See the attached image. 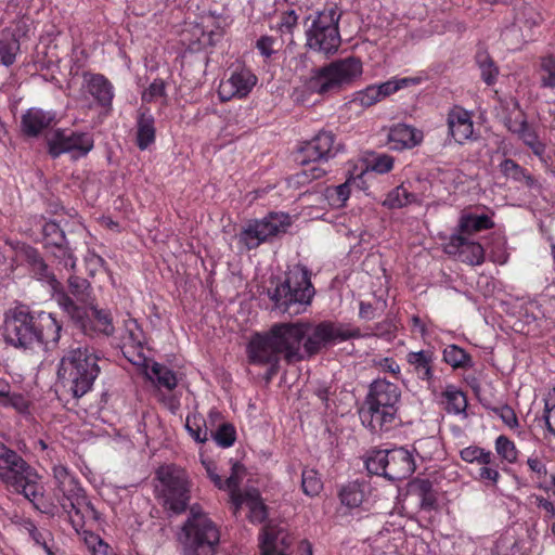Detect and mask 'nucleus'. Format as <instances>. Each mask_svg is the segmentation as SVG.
I'll return each instance as SVG.
<instances>
[{
  "instance_id": "1",
  "label": "nucleus",
  "mask_w": 555,
  "mask_h": 555,
  "mask_svg": "<svg viewBox=\"0 0 555 555\" xmlns=\"http://www.w3.org/2000/svg\"><path fill=\"white\" fill-rule=\"evenodd\" d=\"M301 322L274 324L268 332L256 334L247 345L248 359L254 364L269 365L271 374L283 357L288 363L305 360Z\"/></svg>"
},
{
  "instance_id": "2",
  "label": "nucleus",
  "mask_w": 555,
  "mask_h": 555,
  "mask_svg": "<svg viewBox=\"0 0 555 555\" xmlns=\"http://www.w3.org/2000/svg\"><path fill=\"white\" fill-rule=\"evenodd\" d=\"M100 361V354L93 348L72 347L60 360L57 378L75 398H81L92 389L101 372Z\"/></svg>"
},
{
  "instance_id": "3",
  "label": "nucleus",
  "mask_w": 555,
  "mask_h": 555,
  "mask_svg": "<svg viewBox=\"0 0 555 555\" xmlns=\"http://www.w3.org/2000/svg\"><path fill=\"white\" fill-rule=\"evenodd\" d=\"M401 390L397 384L376 379L371 386L360 410L362 424L373 433L388 431L397 423Z\"/></svg>"
},
{
  "instance_id": "4",
  "label": "nucleus",
  "mask_w": 555,
  "mask_h": 555,
  "mask_svg": "<svg viewBox=\"0 0 555 555\" xmlns=\"http://www.w3.org/2000/svg\"><path fill=\"white\" fill-rule=\"evenodd\" d=\"M362 74V61L356 56H347L312 70L305 87L310 93H337L351 86Z\"/></svg>"
},
{
  "instance_id": "5",
  "label": "nucleus",
  "mask_w": 555,
  "mask_h": 555,
  "mask_svg": "<svg viewBox=\"0 0 555 555\" xmlns=\"http://www.w3.org/2000/svg\"><path fill=\"white\" fill-rule=\"evenodd\" d=\"M178 540L183 555H214L220 542V532L215 522L194 505Z\"/></svg>"
},
{
  "instance_id": "6",
  "label": "nucleus",
  "mask_w": 555,
  "mask_h": 555,
  "mask_svg": "<svg viewBox=\"0 0 555 555\" xmlns=\"http://www.w3.org/2000/svg\"><path fill=\"white\" fill-rule=\"evenodd\" d=\"M314 295L308 271L302 267H294L287 272L284 282L268 289L269 298L280 310L289 311L295 305H309Z\"/></svg>"
},
{
  "instance_id": "7",
  "label": "nucleus",
  "mask_w": 555,
  "mask_h": 555,
  "mask_svg": "<svg viewBox=\"0 0 555 555\" xmlns=\"http://www.w3.org/2000/svg\"><path fill=\"white\" fill-rule=\"evenodd\" d=\"M369 473L384 476L390 481H401L412 476L416 468L411 451L404 448L374 451L365 462Z\"/></svg>"
},
{
  "instance_id": "8",
  "label": "nucleus",
  "mask_w": 555,
  "mask_h": 555,
  "mask_svg": "<svg viewBox=\"0 0 555 555\" xmlns=\"http://www.w3.org/2000/svg\"><path fill=\"white\" fill-rule=\"evenodd\" d=\"M305 327L302 341L305 359L317 354L321 349L361 336L360 331L348 324L324 321L318 324L301 322Z\"/></svg>"
},
{
  "instance_id": "9",
  "label": "nucleus",
  "mask_w": 555,
  "mask_h": 555,
  "mask_svg": "<svg viewBox=\"0 0 555 555\" xmlns=\"http://www.w3.org/2000/svg\"><path fill=\"white\" fill-rule=\"evenodd\" d=\"M56 300L64 312L80 326L85 334L90 336L99 334L109 336L114 333L115 327L111 313L106 310L98 309L94 302L87 307H78V305L65 294H59Z\"/></svg>"
},
{
  "instance_id": "10",
  "label": "nucleus",
  "mask_w": 555,
  "mask_h": 555,
  "mask_svg": "<svg viewBox=\"0 0 555 555\" xmlns=\"http://www.w3.org/2000/svg\"><path fill=\"white\" fill-rule=\"evenodd\" d=\"M339 14L335 8L318 12L306 31L307 46L324 54L335 53L340 46Z\"/></svg>"
},
{
  "instance_id": "11",
  "label": "nucleus",
  "mask_w": 555,
  "mask_h": 555,
  "mask_svg": "<svg viewBox=\"0 0 555 555\" xmlns=\"http://www.w3.org/2000/svg\"><path fill=\"white\" fill-rule=\"evenodd\" d=\"M291 223L289 215L270 212L262 219L249 221L237 234L238 244L247 250L257 248L271 237L286 232Z\"/></svg>"
},
{
  "instance_id": "12",
  "label": "nucleus",
  "mask_w": 555,
  "mask_h": 555,
  "mask_svg": "<svg viewBox=\"0 0 555 555\" xmlns=\"http://www.w3.org/2000/svg\"><path fill=\"white\" fill-rule=\"evenodd\" d=\"M5 341L16 348L33 349L38 343L36 315L28 308H14L5 319Z\"/></svg>"
},
{
  "instance_id": "13",
  "label": "nucleus",
  "mask_w": 555,
  "mask_h": 555,
  "mask_svg": "<svg viewBox=\"0 0 555 555\" xmlns=\"http://www.w3.org/2000/svg\"><path fill=\"white\" fill-rule=\"evenodd\" d=\"M93 137L89 132L56 129L48 137V149L52 157L68 153L73 158L86 156L92 149Z\"/></svg>"
},
{
  "instance_id": "14",
  "label": "nucleus",
  "mask_w": 555,
  "mask_h": 555,
  "mask_svg": "<svg viewBox=\"0 0 555 555\" xmlns=\"http://www.w3.org/2000/svg\"><path fill=\"white\" fill-rule=\"evenodd\" d=\"M0 477L14 486H35L39 475L16 452L0 442Z\"/></svg>"
},
{
  "instance_id": "15",
  "label": "nucleus",
  "mask_w": 555,
  "mask_h": 555,
  "mask_svg": "<svg viewBox=\"0 0 555 555\" xmlns=\"http://www.w3.org/2000/svg\"><path fill=\"white\" fill-rule=\"evenodd\" d=\"M422 80V77H392L385 82L370 85L354 92L351 103L361 107H370L401 89L420 85Z\"/></svg>"
},
{
  "instance_id": "16",
  "label": "nucleus",
  "mask_w": 555,
  "mask_h": 555,
  "mask_svg": "<svg viewBox=\"0 0 555 555\" xmlns=\"http://www.w3.org/2000/svg\"><path fill=\"white\" fill-rule=\"evenodd\" d=\"M461 459L478 465L477 478L482 482L496 483L500 479L499 464L494 454L478 446H468L461 450Z\"/></svg>"
},
{
  "instance_id": "17",
  "label": "nucleus",
  "mask_w": 555,
  "mask_h": 555,
  "mask_svg": "<svg viewBox=\"0 0 555 555\" xmlns=\"http://www.w3.org/2000/svg\"><path fill=\"white\" fill-rule=\"evenodd\" d=\"M257 81L256 75L250 69H235L228 79L220 82L219 98L221 101H229L234 98L244 99L251 92Z\"/></svg>"
},
{
  "instance_id": "18",
  "label": "nucleus",
  "mask_w": 555,
  "mask_h": 555,
  "mask_svg": "<svg viewBox=\"0 0 555 555\" xmlns=\"http://www.w3.org/2000/svg\"><path fill=\"white\" fill-rule=\"evenodd\" d=\"M339 150L335 143V135L331 131L322 130L308 141L300 150V163H315L328 160Z\"/></svg>"
},
{
  "instance_id": "19",
  "label": "nucleus",
  "mask_w": 555,
  "mask_h": 555,
  "mask_svg": "<svg viewBox=\"0 0 555 555\" xmlns=\"http://www.w3.org/2000/svg\"><path fill=\"white\" fill-rule=\"evenodd\" d=\"M230 501L233 514L236 515L241 506L245 504L249 508V519L251 522L261 524L268 518V507L260 498L258 491L242 492V488H230Z\"/></svg>"
},
{
  "instance_id": "20",
  "label": "nucleus",
  "mask_w": 555,
  "mask_h": 555,
  "mask_svg": "<svg viewBox=\"0 0 555 555\" xmlns=\"http://www.w3.org/2000/svg\"><path fill=\"white\" fill-rule=\"evenodd\" d=\"M292 539L279 525L269 520L260 533V550L262 555H286Z\"/></svg>"
},
{
  "instance_id": "21",
  "label": "nucleus",
  "mask_w": 555,
  "mask_h": 555,
  "mask_svg": "<svg viewBox=\"0 0 555 555\" xmlns=\"http://www.w3.org/2000/svg\"><path fill=\"white\" fill-rule=\"evenodd\" d=\"M449 134L459 144L475 140L472 113L461 106L451 108L447 116Z\"/></svg>"
},
{
  "instance_id": "22",
  "label": "nucleus",
  "mask_w": 555,
  "mask_h": 555,
  "mask_svg": "<svg viewBox=\"0 0 555 555\" xmlns=\"http://www.w3.org/2000/svg\"><path fill=\"white\" fill-rule=\"evenodd\" d=\"M82 88L89 93L98 105L109 109L114 99V86L101 74H83Z\"/></svg>"
},
{
  "instance_id": "23",
  "label": "nucleus",
  "mask_w": 555,
  "mask_h": 555,
  "mask_svg": "<svg viewBox=\"0 0 555 555\" xmlns=\"http://www.w3.org/2000/svg\"><path fill=\"white\" fill-rule=\"evenodd\" d=\"M449 254L457 255L459 258L468 264L478 266L485 260L483 247L477 243L468 241L462 234H453L447 246Z\"/></svg>"
},
{
  "instance_id": "24",
  "label": "nucleus",
  "mask_w": 555,
  "mask_h": 555,
  "mask_svg": "<svg viewBox=\"0 0 555 555\" xmlns=\"http://www.w3.org/2000/svg\"><path fill=\"white\" fill-rule=\"evenodd\" d=\"M61 331L62 324L52 313L40 311L36 314V346H43L46 349L54 347L60 340Z\"/></svg>"
},
{
  "instance_id": "25",
  "label": "nucleus",
  "mask_w": 555,
  "mask_h": 555,
  "mask_svg": "<svg viewBox=\"0 0 555 555\" xmlns=\"http://www.w3.org/2000/svg\"><path fill=\"white\" fill-rule=\"evenodd\" d=\"M387 138L392 150L402 151L418 145L424 134L422 130L411 125L397 124L389 129Z\"/></svg>"
},
{
  "instance_id": "26",
  "label": "nucleus",
  "mask_w": 555,
  "mask_h": 555,
  "mask_svg": "<svg viewBox=\"0 0 555 555\" xmlns=\"http://www.w3.org/2000/svg\"><path fill=\"white\" fill-rule=\"evenodd\" d=\"M156 498L162 506L173 514L183 513L190 502L189 488H156Z\"/></svg>"
},
{
  "instance_id": "27",
  "label": "nucleus",
  "mask_w": 555,
  "mask_h": 555,
  "mask_svg": "<svg viewBox=\"0 0 555 555\" xmlns=\"http://www.w3.org/2000/svg\"><path fill=\"white\" fill-rule=\"evenodd\" d=\"M54 115L40 108H30L22 117V131L28 137H37L53 121Z\"/></svg>"
},
{
  "instance_id": "28",
  "label": "nucleus",
  "mask_w": 555,
  "mask_h": 555,
  "mask_svg": "<svg viewBox=\"0 0 555 555\" xmlns=\"http://www.w3.org/2000/svg\"><path fill=\"white\" fill-rule=\"evenodd\" d=\"M518 318L520 322L527 325L535 323L538 327L547 330L545 327L542 294L534 299L522 301L518 307Z\"/></svg>"
},
{
  "instance_id": "29",
  "label": "nucleus",
  "mask_w": 555,
  "mask_h": 555,
  "mask_svg": "<svg viewBox=\"0 0 555 555\" xmlns=\"http://www.w3.org/2000/svg\"><path fill=\"white\" fill-rule=\"evenodd\" d=\"M42 233L46 237V242L49 245H54L60 248L64 256V264L65 267H69L70 269H75L76 258L73 254L66 249L62 248V245L65 241L64 232L61 230L57 223L53 221L46 222L42 225Z\"/></svg>"
},
{
  "instance_id": "30",
  "label": "nucleus",
  "mask_w": 555,
  "mask_h": 555,
  "mask_svg": "<svg viewBox=\"0 0 555 555\" xmlns=\"http://www.w3.org/2000/svg\"><path fill=\"white\" fill-rule=\"evenodd\" d=\"M434 352L430 350L412 351L406 354L408 363L421 379L430 380L434 376Z\"/></svg>"
},
{
  "instance_id": "31",
  "label": "nucleus",
  "mask_w": 555,
  "mask_h": 555,
  "mask_svg": "<svg viewBox=\"0 0 555 555\" xmlns=\"http://www.w3.org/2000/svg\"><path fill=\"white\" fill-rule=\"evenodd\" d=\"M144 373L146 377L159 388L163 387L172 390L178 384L175 372L158 362L146 364Z\"/></svg>"
},
{
  "instance_id": "32",
  "label": "nucleus",
  "mask_w": 555,
  "mask_h": 555,
  "mask_svg": "<svg viewBox=\"0 0 555 555\" xmlns=\"http://www.w3.org/2000/svg\"><path fill=\"white\" fill-rule=\"evenodd\" d=\"M156 135L155 119L149 111H143L137 119V145L140 150H146L154 143Z\"/></svg>"
},
{
  "instance_id": "33",
  "label": "nucleus",
  "mask_w": 555,
  "mask_h": 555,
  "mask_svg": "<svg viewBox=\"0 0 555 555\" xmlns=\"http://www.w3.org/2000/svg\"><path fill=\"white\" fill-rule=\"evenodd\" d=\"M493 227V221L487 214H476L472 211H463L459 228L462 235L472 234L481 230H487Z\"/></svg>"
},
{
  "instance_id": "34",
  "label": "nucleus",
  "mask_w": 555,
  "mask_h": 555,
  "mask_svg": "<svg viewBox=\"0 0 555 555\" xmlns=\"http://www.w3.org/2000/svg\"><path fill=\"white\" fill-rule=\"evenodd\" d=\"M444 409L450 414H466L467 399L463 391L449 385L442 392Z\"/></svg>"
},
{
  "instance_id": "35",
  "label": "nucleus",
  "mask_w": 555,
  "mask_h": 555,
  "mask_svg": "<svg viewBox=\"0 0 555 555\" xmlns=\"http://www.w3.org/2000/svg\"><path fill=\"white\" fill-rule=\"evenodd\" d=\"M156 478L162 486H185L186 472L175 464H166L156 470Z\"/></svg>"
},
{
  "instance_id": "36",
  "label": "nucleus",
  "mask_w": 555,
  "mask_h": 555,
  "mask_svg": "<svg viewBox=\"0 0 555 555\" xmlns=\"http://www.w3.org/2000/svg\"><path fill=\"white\" fill-rule=\"evenodd\" d=\"M494 449L496 455L502 462L514 464L518 460L519 451L513 440L504 435L496 437L494 441Z\"/></svg>"
},
{
  "instance_id": "37",
  "label": "nucleus",
  "mask_w": 555,
  "mask_h": 555,
  "mask_svg": "<svg viewBox=\"0 0 555 555\" xmlns=\"http://www.w3.org/2000/svg\"><path fill=\"white\" fill-rule=\"evenodd\" d=\"M416 199L404 186L400 185L391 190L383 201V206L389 209L402 208Z\"/></svg>"
},
{
  "instance_id": "38",
  "label": "nucleus",
  "mask_w": 555,
  "mask_h": 555,
  "mask_svg": "<svg viewBox=\"0 0 555 555\" xmlns=\"http://www.w3.org/2000/svg\"><path fill=\"white\" fill-rule=\"evenodd\" d=\"M443 360L454 369L470 367L473 365L470 356L456 345H449L444 348Z\"/></svg>"
},
{
  "instance_id": "39",
  "label": "nucleus",
  "mask_w": 555,
  "mask_h": 555,
  "mask_svg": "<svg viewBox=\"0 0 555 555\" xmlns=\"http://www.w3.org/2000/svg\"><path fill=\"white\" fill-rule=\"evenodd\" d=\"M68 283L72 294L81 304L80 307H87L94 302V298L91 296V287L87 280L78 276H70L68 279Z\"/></svg>"
},
{
  "instance_id": "40",
  "label": "nucleus",
  "mask_w": 555,
  "mask_h": 555,
  "mask_svg": "<svg viewBox=\"0 0 555 555\" xmlns=\"http://www.w3.org/2000/svg\"><path fill=\"white\" fill-rule=\"evenodd\" d=\"M356 182V177L351 176L345 183L327 188L325 195L332 206H344L350 196V184Z\"/></svg>"
},
{
  "instance_id": "41",
  "label": "nucleus",
  "mask_w": 555,
  "mask_h": 555,
  "mask_svg": "<svg viewBox=\"0 0 555 555\" xmlns=\"http://www.w3.org/2000/svg\"><path fill=\"white\" fill-rule=\"evenodd\" d=\"M185 429L189 435L199 443L207 441L208 434L205 418L201 414H190L185 420Z\"/></svg>"
},
{
  "instance_id": "42",
  "label": "nucleus",
  "mask_w": 555,
  "mask_h": 555,
  "mask_svg": "<svg viewBox=\"0 0 555 555\" xmlns=\"http://www.w3.org/2000/svg\"><path fill=\"white\" fill-rule=\"evenodd\" d=\"M395 159L388 154H376L367 159L366 166L361 170L359 177L367 171H374L379 175L389 172L393 168Z\"/></svg>"
},
{
  "instance_id": "43",
  "label": "nucleus",
  "mask_w": 555,
  "mask_h": 555,
  "mask_svg": "<svg viewBox=\"0 0 555 555\" xmlns=\"http://www.w3.org/2000/svg\"><path fill=\"white\" fill-rule=\"evenodd\" d=\"M476 60L481 73L482 80L488 86L494 85L499 75V68L495 66L494 62L486 52L478 53Z\"/></svg>"
},
{
  "instance_id": "44",
  "label": "nucleus",
  "mask_w": 555,
  "mask_h": 555,
  "mask_svg": "<svg viewBox=\"0 0 555 555\" xmlns=\"http://www.w3.org/2000/svg\"><path fill=\"white\" fill-rule=\"evenodd\" d=\"M512 130L519 135L524 143L528 145L534 154L540 155L543 153L544 149L539 141L538 135L525 120H521L518 127Z\"/></svg>"
},
{
  "instance_id": "45",
  "label": "nucleus",
  "mask_w": 555,
  "mask_h": 555,
  "mask_svg": "<svg viewBox=\"0 0 555 555\" xmlns=\"http://www.w3.org/2000/svg\"><path fill=\"white\" fill-rule=\"evenodd\" d=\"M20 51V42L12 36L0 39V60L4 66H10L15 62L16 54Z\"/></svg>"
},
{
  "instance_id": "46",
  "label": "nucleus",
  "mask_w": 555,
  "mask_h": 555,
  "mask_svg": "<svg viewBox=\"0 0 555 555\" xmlns=\"http://www.w3.org/2000/svg\"><path fill=\"white\" fill-rule=\"evenodd\" d=\"M142 102L153 103L162 100L167 102L166 83L163 79H154L141 94Z\"/></svg>"
},
{
  "instance_id": "47",
  "label": "nucleus",
  "mask_w": 555,
  "mask_h": 555,
  "mask_svg": "<svg viewBox=\"0 0 555 555\" xmlns=\"http://www.w3.org/2000/svg\"><path fill=\"white\" fill-rule=\"evenodd\" d=\"M542 302L545 317V327L555 324V283L548 285L542 293Z\"/></svg>"
},
{
  "instance_id": "48",
  "label": "nucleus",
  "mask_w": 555,
  "mask_h": 555,
  "mask_svg": "<svg viewBox=\"0 0 555 555\" xmlns=\"http://www.w3.org/2000/svg\"><path fill=\"white\" fill-rule=\"evenodd\" d=\"M500 170L508 179L525 181L528 185L532 183V179L527 176L525 170L512 159H504L500 164Z\"/></svg>"
},
{
  "instance_id": "49",
  "label": "nucleus",
  "mask_w": 555,
  "mask_h": 555,
  "mask_svg": "<svg viewBox=\"0 0 555 555\" xmlns=\"http://www.w3.org/2000/svg\"><path fill=\"white\" fill-rule=\"evenodd\" d=\"M212 439L221 448H230L236 439V431L233 425L224 423L212 434Z\"/></svg>"
},
{
  "instance_id": "50",
  "label": "nucleus",
  "mask_w": 555,
  "mask_h": 555,
  "mask_svg": "<svg viewBox=\"0 0 555 555\" xmlns=\"http://www.w3.org/2000/svg\"><path fill=\"white\" fill-rule=\"evenodd\" d=\"M0 405L3 408H12L21 414H26L29 410V400L23 393L12 392L10 390L8 396L0 402Z\"/></svg>"
},
{
  "instance_id": "51",
  "label": "nucleus",
  "mask_w": 555,
  "mask_h": 555,
  "mask_svg": "<svg viewBox=\"0 0 555 555\" xmlns=\"http://www.w3.org/2000/svg\"><path fill=\"white\" fill-rule=\"evenodd\" d=\"M540 79L543 87L555 88V59L544 57L540 65Z\"/></svg>"
},
{
  "instance_id": "52",
  "label": "nucleus",
  "mask_w": 555,
  "mask_h": 555,
  "mask_svg": "<svg viewBox=\"0 0 555 555\" xmlns=\"http://www.w3.org/2000/svg\"><path fill=\"white\" fill-rule=\"evenodd\" d=\"M317 163L318 162L302 163L304 165H307V167L295 175L296 181L298 183H308L312 180L322 178L326 173V170L319 166Z\"/></svg>"
},
{
  "instance_id": "53",
  "label": "nucleus",
  "mask_w": 555,
  "mask_h": 555,
  "mask_svg": "<svg viewBox=\"0 0 555 555\" xmlns=\"http://www.w3.org/2000/svg\"><path fill=\"white\" fill-rule=\"evenodd\" d=\"M338 496L344 505L353 508L363 502L364 493L361 488H341Z\"/></svg>"
},
{
  "instance_id": "54",
  "label": "nucleus",
  "mask_w": 555,
  "mask_h": 555,
  "mask_svg": "<svg viewBox=\"0 0 555 555\" xmlns=\"http://www.w3.org/2000/svg\"><path fill=\"white\" fill-rule=\"evenodd\" d=\"M544 420L547 430L555 436V388L544 398Z\"/></svg>"
},
{
  "instance_id": "55",
  "label": "nucleus",
  "mask_w": 555,
  "mask_h": 555,
  "mask_svg": "<svg viewBox=\"0 0 555 555\" xmlns=\"http://www.w3.org/2000/svg\"><path fill=\"white\" fill-rule=\"evenodd\" d=\"M124 325L129 343L132 346H142L144 341V335L137 320L129 318L125 321Z\"/></svg>"
},
{
  "instance_id": "56",
  "label": "nucleus",
  "mask_w": 555,
  "mask_h": 555,
  "mask_svg": "<svg viewBox=\"0 0 555 555\" xmlns=\"http://www.w3.org/2000/svg\"><path fill=\"white\" fill-rule=\"evenodd\" d=\"M298 15L295 10H289L282 14L278 23V30L282 35H292L293 29L297 26Z\"/></svg>"
},
{
  "instance_id": "57",
  "label": "nucleus",
  "mask_w": 555,
  "mask_h": 555,
  "mask_svg": "<svg viewBox=\"0 0 555 555\" xmlns=\"http://www.w3.org/2000/svg\"><path fill=\"white\" fill-rule=\"evenodd\" d=\"M417 495L421 499V507L426 511L436 509L438 507L437 493L434 488H417Z\"/></svg>"
},
{
  "instance_id": "58",
  "label": "nucleus",
  "mask_w": 555,
  "mask_h": 555,
  "mask_svg": "<svg viewBox=\"0 0 555 555\" xmlns=\"http://www.w3.org/2000/svg\"><path fill=\"white\" fill-rule=\"evenodd\" d=\"M527 465L531 474L540 481H545L547 476V469L544 461L537 456L532 455L527 460Z\"/></svg>"
},
{
  "instance_id": "59",
  "label": "nucleus",
  "mask_w": 555,
  "mask_h": 555,
  "mask_svg": "<svg viewBox=\"0 0 555 555\" xmlns=\"http://www.w3.org/2000/svg\"><path fill=\"white\" fill-rule=\"evenodd\" d=\"M496 414L502 420V422L509 428H515L518 426L517 416L511 406L503 405V406L499 408L496 410Z\"/></svg>"
},
{
  "instance_id": "60",
  "label": "nucleus",
  "mask_w": 555,
  "mask_h": 555,
  "mask_svg": "<svg viewBox=\"0 0 555 555\" xmlns=\"http://www.w3.org/2000/svg\"><path fill=\"white\" fill-rule=\"evenodd\" d=\"M244 475L245 467L237 462L233 463L231 466V474L227 478L225 486H238V483L242 482Z\"/></svg>"
},
{
  "instance_id": "61",
  "label": "nucleus",
  "mask_w": 555,
  "mask_h": 555,
  "mask_svg": "<svg viewBox=\"0 0 555 555\" xmlns=\"http://www.w3.org/2000/svg\"><path fill=\"white\" fill-rule=\"evenodd\" d=\"M257 48L259 49L262 55L267 57L270 56L273 53V39L267 36L261 37L257 41Z\"/></svg>"
},
{
  "instance_id": "62",
  "label": "nucleus",
  "mask_w": 555,
  "mask_h": 555,
  "mask_svg": "<svg viewBox=\"0 0 555 555\" xmlns=\"http://www.w3.org/2000/svg\"><path fill=\"white\" fill-rule=\"evenodd\" d=\"M53 474L60 485H66L72 482V477L67 468L62 465L54 466Z\"/></svg>"
},
{
  "instance_id": "63",
  "label": "nucleus",
  "mask_w": 555,
  "mask_h": 555,
  "mask_svg": "<svg viewBox=\"0 0 555 555\" xmlns=\"http://www.w3.org/2000/svg\"><path fill=\"white\" fill-rule=\"evenodd\" d=\"M379 366L383 371L393 375H398L400 373L399 364L391 358H384L380 360Z\"/></svg>"
},
{
  "instance_id": "64",
  "label": "nucleus",
  "mask_w": 555,
  "mask_h": 555,
  "mask_svg": "<svg viewBox=\"0 0 555 555\" xmlns=\"http://www.w3.org/2000/svg\"><path fill=\"white\" fill-rule=\"evenodd\" d=\"M411 331L420 334L422 337H425L427 334L425 323L417 315L411 318Z\"/></svg>"
}]
</instances>
